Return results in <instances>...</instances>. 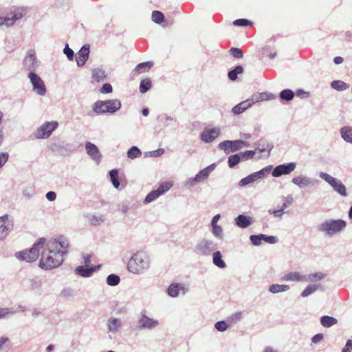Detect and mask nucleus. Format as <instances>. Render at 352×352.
I'll return each mask as SVG.
<instances>
[{"instance_id":"32","label":"nucleus","mask_w":352,"mask_h":352,"mask_svg":"<svg viewBox=\"0 0 352 352\" xmlns=\"http://www.w3.org/2000/svg\"><path fill=\"white\" fill-rule=\"evenodd\" d=\"M250 107V104L246 100H244L232 107V112L234 115H239Z\"/></svg>"},{"instance_id":"46","label":"nucleus","mask_w":352,"mask_h":352,"mask_svg":"<svg viewBox=\"0 0 352 352\" xmlns=\"http://www.w3.org/2000/svg\"><path fill=\"white\" fill-rule=\"evenodd\" d=\"M120 276L116 274H111L107 278V283L110 286H116L120 283Z\"/></svg>"},{"instance_id":"42","label":"nucleus","mask_w":352,"mask_h":352,"mask_svg":"<svg viewBox=\"0 0 352 352\" xmlns=\"http://www.w3.org/2000/svg\"><path fill=\"white\" fill-rule=\"evenodd\" d=\"M142 153L140 149L135 146L131 147L127 151V157L129 159L134 160L141 155Z\"/></svg>"},{"instance_id":"23","label":"nucleus","mask_w":352,"mask_h":352,"mask_svg":"<svg viewBox=\"0 0 352 352\" xmlns=\"http://www.w3.org/2000/svg\"><path fill=\"white\" fill-rule=\"evenodd\" d=\"M234 221L235 224L238 227L241 228H246L253 223L254 219L250 216L239 214L235 218Z\"/></svg>"},{"instance_id":"34","label":"nucleus","mask_w":352,"mask_h":352,"mask_svg":"<svg viewBox=\"0 0 352 352\" xmlns=\"http://www.w3.org/2000/svg\"><path fill=\"white\" fill-rule=\"evenodd\" d=\"M338 320L336 318L323 316L320 318V323L324 327H331L337 324Z\"/></svg>"},{"instance_id":"35","label":"nucleus","mask_w":352,"mask_h":352,"mask_svg":"<svg viewBox=\"0 0 352 352\" xmlns=\"http://www.w3.org/2000/svg\"><path fill=\"white\" fill-rule=\"evenodd\" d=\"M320 289V286L317 284H309L308 285L304 290L301 292V296L302 298H306Z\"/></svg>"},{"instance_id":"22","label":"nucleus","mask_w":352,"mask_h":352,"mask_svg":"<svg viewBox=\"0 0 352 352\" xmlns=\"http://www.w3.org/2000/svg\"><path fill=\"white\" fill-rule=\"evenodd\" d=\"M255 146H256V151H258L261 153H265L264 155L265 157L270 155V153L274 147L271 142L265 140H260L255 143Z\"/></svg>"},{"instance_id":"59","label":"nucleus","mask_w":352,"mask_h":352,"mask_svg":"<svg viewBox=\"0 0 352 352\" xmlns=\"http://www.w3.org/2000/svg\"><path fill=\"white\" fill-rule=\"evenodd\" d=\"M230 54L236 58H241L243 56V51L237 47H232L230 50Z\"/></svg>"},{"instance_id":"62","label":"nucleus","mask_w":352,"mask_h":352,"mask_svg":"<svg viewBox=\"0 0 352 352\" xmlns=\"http://www.w3.org/2000/svg\"><path fill=\"white\" fill-rule=\"evenodd\" d=\"M30 283L34 290H39L41 287V281L38 278L30 280Z\"/></svg>"},{"instance_id":"2","label":"nucleus","mask_w":352,"mask_h":352,"mask_svg":"<svg viewBox=\"0 0 352 352\" xmlns=\"http://www.w3.org/2000/svg\"><path fill=\"white\" fill-rule=\"evenodd\" d=\"M151 263V259L147 252L138 251L129 260L127 270L133 274H143L150 269Z\"/></svg>"},{"instance_id":"58","label":"nucleus","mask_w":352,"mask_h":352,"mask_svg":"<svg viewBox=\"0 0 352 352\" xmlns=\"http://www.w3.org/2000/svg\"><path fill=\"white\" fill-rule=\"evenodd\" d=\"M263 236V234H257V235H251L250 236V239L252 242V243L255 246H258L261 244V241L263 240V237H261Z\"/></svg>"},{"instance_id":"11","label":"nucleus","mask_w":352,"mask_h":352,"mask_svg":"<svg viewBox=\"0 0 352 352\" xmlns=\"http://www.w3.org/2000/svg\"><path fill=\"white\" fill-rule=\"evenodd\" d=\"M25 69L30 72H35L39 66L38 61L36 56L34 50H30L28 52L23 61Z\"/></svg>"},{"instance_id":"16","label":"nucleus","mask_w":352,"mask_h":352,"mask_svg":"<svg viewBox=\"0 0 352 352\" xmlns=\"http://www.w3.org/2000/svg\"><path fill=\"white\" fill-rule=\"evenodd\" d=\"M138 327L140 329H153L159 325V321L154 320L142 312L140 318L138 320Z\"/></svg>"},{"instance_id":"61","label":"nucleus","mask_w":352,"mask_h":352,"mask_svg":"<svg viewBox=\"0 0 352 352\" xmlns=\"http://www.w3.org/2000/svg\"><path fill=\"white\" fill-rule=\"evenodd\" d=\"M261 237H263V241L270 244H275L278 242V239L274 236H267L263 234Z\"/></svg>"},{"instance_id":"18","label":"nucleus","mask_w":352,"mask_h":352,"mask_svg":"<svg viewBox=\"0 0 352 352\" xmlns=\"http://www.w3.org/2000/svg\"><path fill=\"white\" fill-rule=\"evenodd\" d=\"M85 150L89 156L96 163L99 164L101 162L102 155L94 144L87 142L85 144Z\"/></svg>"},{"instance_id":"56","label":"nucleus","mask_w":352,"mask_h":352,"mask_svg":"<svg viewBox=\"0 0 352 352\" xmlns=\"http://www.w3.org/2000/svg\"><path fill=\"white\" fill-rule=\"evenodd\" d=\"M235 26H248L252 25V22L246 19H239L233 21Z\"/></svg>"},{"instance_id":"51","label":"nucleus","mask_w":352,"mask_h":352,"mask_svg":"<svg viewBox=\"0 0 352 352\" xmlns=\"http://www.w3.org/2000/svg\"><path fill=\"white\" fill-rule=\"evenodd\" d=\"M283 203L281 206V208L285 211L286 208L290 206L294 202V198L292 195H287L282 198Z\"/></svg>"},{"instance_id":"1","label":"nucleus","mask_w":352,"mask_h":352,"mask_svg":"<svg viewBox=\"0 0 352 352\" xmlns=\"http://www.w3.org/2000/svg\"><path fill=\"white\" fill-rule=\"evenodd\" d=\"M69 246V240L63 236L49 241L45 239L41 248L43 251L39 261L40 267L52 270L60 266L64 261V256L68 254Z\"/></svg>"},{"instance_id":"64","label":"nucleus","mask_w":352,"mask_h":352,"mask_svg":"<svg viewBox=\"0 0 352 352\" xmlns=\"http://www.w3.org/2000/svg\"><path fill=\"white\" fill-rule=\"evenodd\" d=\"M100 92L102 94H109L113 91L112 86L109 83H105L100 88Z\"/></svg>"},{"instance_id":"55","label":"nucleus","mask_w":352,"mask_h":352,"mask_svg":"<svg viewBox=\"0 0 352 352\" xmlns=\"http://www.w3.org/2000/svg\"><path fill=\"white\" fill-rule=\"evenodd\" d=\"M198 184H199V182L196 179L195 176L188 177L184 182V186L188 187V188H192V187L197 186Z\"/></svg>"},{"instance_id":"12","label":"nucleus","mask_w":352,"mask_h":352,"mask_svg":"<svg viewBox=\"0 0 352 352\" xmlns=\"http://www.w3.org/2000/svg\"><path fill=\"white\" fill-rule=\"evenodd\" d=\"M172 185L167 182L164 184H161L156 190H154L150 192L145 197L144 200V204H148L155 199H157L160 195H164L166 192H167L170 188Z\"/></svg>"},{"instance_id":"50","label":"nucleus","mask_w":352,"mask_h":352,"mask_svg":"<svg viewBox=\"0 0 352 352\" xmlns=\"http://www.w3.org/2000/svg\"><path fill=\"white\" fill-rule=\"evenodd\" d=\"M245 100L248 104H250V107H251L254 103L258 102L260 101H263L262 93L254 94L250 98Z\"/></svg>"},{"instance_id":"26","label":"nucleus","mask_w":352,"mask_h":352,"mask_svg":"<svg viewBox=\"0 0 352 352\" xmlns=\"http://www.w3.org/2000/svg\"><path fill=\"white\" fill-rule=\"evenodd\" d=\"M327 277V274L322 272H316L314 273L305 275L304 282L307 283H318Z\"/></svg>"},{"instance_id":"37","label":"nucleus","mask_w":352,"mask_h":352,"mask_svg":"<svg viewBox=\"0 0 352 352\" xmlns=\"http://www.w3.org/2000/svg\"><path fill=\"white\" fill-rule=\"evenodd\" d=\"M332 89L337 91H344L349 88V85L342 80H333L331 83Z\"/></svg>"},{"instance_id":"40","label":"nucleus","mask_w":352,"mask_h":352,"mask_svg":"<svg viewBox=\"0 0 352 352\" xmlns=\"http://www.w3.org/2000/svg\"><path fill=\"white\" fill-rule=\"evenodd\" d=\"M111 181L114 188H118L120 186L118 170L117 169H113L109 173Z\"/></svg>"},{"instance_id":"53","label":"nucleus","mask_w":352,"mask_h":352,"mask_svg":"<svg viewBox=\"0 0 352 352\" xmlns=\"http://www.w3.org/2000/svg\"><path fill=\"white\" fill-rule=\"evenodd\" d=\"M16 312L12 308H0V319L7 318Z\"/></svg>"},{"instance_id":"6","label":"nucleus","mask_w":352,"mask_h":352,"mask_svg":"<svg viewBox=\"0 0 352 352\" xmlns=\"http://www.w3.org/2000/svg\"><path fill=\"white\" fill-rule=\"evenodd\" d=\"M319 177L325 181L332 189L342 197H346V188L344 184L338 179L330 175L325 172H320Z\"/></svg>"},{"instance_id":"36","label":"nucleus","mask_w":352,"mask_h":352,"mask_svg":"<svg viewBox=\"0 0 352 352\" xmlns=\"http://www.w3.org/2000/svg\"><path fill=\"white\" fill-rule=\"evenodd\" d=\"M105 72L101 69H94L92 70V79L96 82H100L105 79Z\"/></svg>"},{"instance_id":"17","label":"nucleus","mask_w":352,"mask_h":352,"mask_svg":"<svg viewBox=\"0 0 352 352\" xmlns=\"http://www.w3.org/2000/svg\"><path fill=\"white\" fill-rule=\"evenodd\" d=\"M220 132L218 127H206L201 134V140L205 143L211 142L219 135Z\"/></svg>"},{"instance_id":"48","label":"nucleus","mask_w":352,"mask_h":352,"mask_svg":"<svg viewBox=\"0 0 352 352\" xmlns=\"http://www.w3.org/2000/svg\"><path fill=\"white\" fill-rule=\"evenodd\" d=\"M152 20L157 24H161L164 21L162 12L155 10L152 12Z\"/></svg>"},{"instance_id":"24","label":"nucleus","mask_w":352,"mask_h":352,"mask_svg":"<svg viewBox=\"0 0 352 352\" xmlns=\"http://www.w3.org/2000/svg\"><path fill=\"white\" fill-rule=\"evenodd\" d=\"M216 164H212L199 171L196 175V179L199 183L204 182L209 177L210 174L215 169Z\"/></svg>"},{"instance_id":"38","label":"nucleus","mask_w":352,"mask_h":352,"mask_svg":"<svg viewBox=\"0 0 352 352\" xmlns=\"http://www.w3.org/2000/svg\"><path fill=\"white\" fill-rule=\"evenodd\" d=\"M243 67L241 65H238L232 70H230L228 76L230 80L234 81L237 78L238 75L243 74Z\"/></svg>"},{"instance_id":"54","label":"nucleus","mask_w":352,"mask_h":352,"mask_svg":"<svg viewBox=\"0 0 352 352\" xmlns=\"http://www.w3.org/2000/svg\"><path fill=\"white\" fill-rule=\"evenodd\" d=\"M270 214H272L274 217L281 219L285 211L280 208L279 209L270 208L267 211Z\"/></svg>"},{"instance_id":"25","label":"nucleus","mask_w":352,"mask_h":352,"mask_svg":"<svg viewBox=\"0 0 352 352\" xmlns=\"http://www.w3.org/2000/svg\"><path fill=\"white\" fill-rule=\"evenodd\" d=\"M100 267V265H97L96 267H85L82 265L78 266L76 267L74 272L77 275H79L82 277H90L93 272L96 270V269H98Z\"/></svg>"},{"instance_id":"27","label":"nucleus","mask_w":352,"mask_h":352,"mask_svg":"<svg viewBox=\"0 0 352 352\" xmlns=\"http://www.w3.org/2000/svg\"><path fill=\"white\" fill-rule=\"evenodd\" d=\"M305 275L298 272H290L285 274L281 280L283 281L304 282Z\"/></svg>"},{"instance_id":"8","label":"nucleus","mask_w":352,"mask_h":352,"mask_svg":"<svg viewBox=\"0 0 352 352\" xmlns=\"http://www.w3.org/2000/svg\"><path fill=\"white\" fill-rule=\"evenodd\" d=\"M58 126V122L57 121H46L36 130L34 136L37 139H47Z\"/></svg>"},{"instance_id":"21","label":"nucleus","mask_w":352,"mask_h":352,"mask_svg":"<svg viewBox=\"0 0 352 352\" xmlns=\"http://www.w3.org/2000/svg\"><path fill=\"white\" fill-rule=\"evenodd\" d=\"M89 45H84L77 54L76 63L78 67L83 66L89 58Z\"/></svg>"},{"instance_id":"39","label":"nucleus","mask_w":352,"mask_h":352,"mask_svg":"<svg viewBox=\"0 0 352 352\" xmlns=\"http://www.w3.org/2000/svg\"><path fill=\"white\" fill-rule=\"evenodd\" d=\"M295 96V94L294 92L291 90V89H283V91H280V98L282 100H285V101H291L294 97Z\"/></svg>"},{"instance_id":"52","label":"nucleus","mask_w":352,"mask_h":352,"mask_svg":"<svg viewBox=\"0 0 352 352\" xmlns=\"http://www.w3.org/2000/svg\"><path fill=\"white\" fill-rule=\"evenodd\" d=\"M272 166H267L263 169L255 172L254 174L257 179L263 178L267 174H268L272 170Z\"/></svg>"},{"instance_id":"28","label":"nucleus","mask_w":352,"mask_h":352,"mask_svg":"<svg viewBox=\"0 0 352 352\" xmlns=\"http://www.w3.org/2000/svg\"><path fill=\"white\" fill-rule=\"evenodd\" d=\"M51 149L53 151H56L59 153L61 155H66L67 153L71 152L72 146L68 143H58V144H53L51 146Z\"/></svg>"},{"instance_id":"19","label":"nucleus","mask_w":352,"mask_h":352,"mask_svg":"<svg viewBox=\"0 0 352 352\" xmlns=\"http://www.w3.org/2000/svg\"><path fill=\"white\" fill-rule=\"evenodd\" d=\"M292 182L299 188L311 187L318 182L307 175H300L292 179Z\"/></svg>"},{"instance_id":"45","label":"nucleus","mask_w":352,"mask_h":352,"mask_svg":"<svg viewBox=\"0 0 352 352\" xmlns=\"http://www.w3.org/2000/svg\"><path fill=\"white\" fill-rule=\"evenodd\" d=\"M152 65H153V62H151V61L144 62V63L138 64L136 66L135 70L137 72H145L148 71L151 69Z\"/></svg>"},{"instance_id":"47","label":"nucleus","mask_w":352,"mask_h":352,"mask_svg":"<svg viewBox=\"0 0 352 352\" xmlns=\"http://www.w3.org/2000/svg\"><path fill=\"white\" fill-rule=\"evenodd\" d=\"M212 226V234L219 239H223V228L219 225H214Z\"/></svg>"},{"instance_id":"29","label":"nucleus","mask_w":352,"mask_h":352,"mask_svg":"<svg viewBox=\"0 0 352 352\" xmlns=\"http://www.w3.org/2000/svg\"><path fill=\"white\" fill-rule=\"evenodd\" d=\"M340 134L342 140L349 144H352V126H344L340 129Z\"/></svg>"},{"instance_id":"43","label":"nucleus","mask_w":352,"mask_h":352,"mask_svg":"<svg viewBox=\"0 0 352 352\" xmlns=\"http://www.w3.org/2000/svg\"><path fill=\"white\" fill-rule=\"evenodd\" d=\"M151 87V81L149 78H144L140 82V91L144 94L148 91Z\"/></svg>"},{"instance_id":"15","label":"nucleus","mask_w":352,"mask_h":352,"mask_svg":"<svg viewBox=\"0 0 352 352\" xmlns=\"http://www.w3.org/2000/svg\"><path fill=\"white\" fill-rule=\"evenodd\" d=\"M23 16V14L21 8H11L4 16L6 26L10 27L13 25L16 21L20 20Z\"/></svg>"},{"instance_id":"41","label":"nucleus","mask_w":352,"mask_h":352,"mask_svg":"<svg viewBox=\"0 0 352 352\" xmlns=\"http://www.w3.org/2000/svg\"><path fill=\"white\" fill-rule=\"evenodd\" d=\"M237 154L239 156L240 161H247L254 157L256 151L249 150L244 152H239Z\"/></svg>"},{"instance_id":"44","label":"nucleus","mask_w":352,"mask_h":352,"mask_svg":"<svg viewBox=\"0 0 352 352\" xmlns=\"http://www.w3.org/2000/svg\"><path fill=\"white\" fill-rule=\"evenodd\" d=\"M256 180H257V179L254 173H253L249 175L248 176L241 179L239 182V185L240 186H245L249 184L254 182Z\"/></svg>"},{"instance_id":"9","label":"nucleus","mask_w":352,"mask_h":352,"mask_svg":"<svg viewBox=\"0 0 352 352\" xmlns=\"http://www.w3.org/2000/svg\"><path fill=\"white\" fill-rule=\"evenodd\" d=\"M214 250L213 241L207 239L198 241L195 247V253L202 256H210Z\"/></svg>"},{"instance_id":"63","label":"nucleus","mask_w":352,"mask_h":352,"mask_svg":"<svg viewBox=\"0 0 352 352\" xmlns=\"http://www.w3.org/2000/svg\"><path fill=\"white\" fill-rule=\"evenodd\" d=\"M64 54L67 56V58L69 60H73L74 58V51L69 48V45L67 44L63 50Z\"/></svg>"},{"instance_id":"5","label":"nucleus","mask_w":352,"mask_h":352,"mask_svg":"<svg viewBox=\"0 0 352 352\" xmlns=\"http://www.w3.org/2000/svg\"><path fill=\"white\" fill-rule=\"evenodd\" d=\"M346 226V223L342 219H327L318 226V230L331 236L342 231Z\"/></svg>"},{"instance_id":"20","label":"nucleus","mask_w":352,"mask_h":352,"mask_svg":"<svg viewBox=\"0 0 352 352\" xmlns=\"http://www.w3.org/2000/svg\"><path fill=\"white\" fill-rule=\"evenodd\" d=\"M107 327L109 333L116 334L122 329V322L117 318L110 317L107 320Z\"/></svg>"},{"instance_id":"57","label":"nucleus","mask_w":352,"mask_h":352,"mask_svg":"<svg viewBox=\"0 0 352 352\" xmlns=\"http://www.w3.org/2000/svg\"><path fill=\"white\" fill-rule=\"evenodd\" d=\"M215 329L219 331H225L228 328V324L224 320L218 321L214 324Z\"/></svg>"},{"instance_id":"10","label":"nucleus","mask_w":352,"mask_h":352,"mask_svg":"<svg viewBox=\"0 0 352 352\" xmlns=\"http://www.w3.org/2000/svg\"><path fill=\"white\" fill-rule=\"evenodd\" d=\"M28 78L32 85L33 91L39 96H45L47 92V89L41 78L35 72H30Z\"/></svg>"},{"instance_id":"4","label":"nucleus","mask_w":352,"mask_h":352,"mask_svg":"<svg viewBox=\"0 0 352 352\" xmlns=\"http://www.w3.org/2000/svg\"><path fill=\"white\" fill-rule=\"evenodd\" d=\"M45 239L41 238L29 250L16 252L15 257L19 261H24L28 263L35 261L39 255V251L45 244Z\"/></svg>"},{"instance_id":"3","label":"nucleus","mask_w":352,"mask_h":352,"mask_svg":"<svg viewBox=\"0 0 352 352\" xmlns=\"http://www.w3.org/2000/svg\"><path fill=\"white\" fill-rule=\"evenodd\" d=\"M121 102L118 99L98 100L92 106L94 113L97 115L107 113L113 114L121 108Z\"/></svg>"},{"instance_id":"7","label":"nucleus","mask_w":352,"mask_h":352,"mask_svg":"<svg viewBox=\"0 0 352 352\" xmlns=\"http://www.w3.org/2000/svg\"><path fill=\"white\" fill-rule=\"evenodd\" d=\"M250 145L248 142L242 140H225L219 143L218 147L219 149L223 150L225 153L229 154L238 151L244 147H249Z\"/></svg>"},{"instance_id":"49","label":"nucleus","mask_w":352,"mask_h":352,"mask_svg":"<svg viewBox=\"0 0 352 352\" xmlns=\"http://www.w3.org/2000/svg\"><path fill=\"white\" fill-rule=\"evenodd\" d=\"M240 162V158L237 153L229 156L228 159V164L230 168H233Z\"/></svg>"},{"instance_id":"30","label":"nucleus","mask_w":352,"mask_h":352,"mask_svg":"<svg viewBox=\"0 0 352 352\" xmlns=\"http://www.w3.org/2000/svg\"><path fill=\"white\" fill-rule=\"evenodd\" d=\"M213 264L220 269L226 267V263L222 258V254L220 251L214 252L212 254Z\"/></svg>"},{"instance_id":"13","label":"nucleus","mask_w":352,"mask_h":352,"mask_svg":"<svg viewBox=\"0 0 352 352\" xmlns=\"http://www.w3.org/2000/svg\"><path fill=\"white\" fill-rule=\"evenodd\" d=\"M13 228V221L8 214L0 217V241L5 239Z\"/></svg>"},{"instance_id":"14","label":"nucleus","mask_w":352,"mask_h":352,"mask_svg":"<svg viewBox=\"0 0 352 352\" xmlns=\"http://www.w3.org/2000/svg\"><path fill=\"white\" fill-rule=\"evenodd\" d=\"M296 164L289 162L276 166L272 170V175L274 177H279L283 175H288L295 170Z\"/></svg>"},{"instance_id":"33","label":"nucleus","mask_w":352,"mask_h":352,"mask_svg":"<svg viewBox=\"0 0 352 352\" xmlns=\"http://www.w3.org/2000/svg\"><path fill=\"white\" fill-rule=\"evenodd\" d=\"M289 289V286L287 285L272 284L269 287V292L272 294H278L283 292H287Z\"/></svg>"},{"instance_id":"31","label":"nucleus","mask_w":352,"mask_h":352,"mask_svg":"<svg viewBox=\"0 0 352 352\" xmlns=\"http://www.w3.org/2000/svg\"><path fill=\"white\" fill-rule=\"evenodd\" d=\"M184 289L182 284H171L167 289L168 294L173 298L177 297L179 296L181 289Z\"/></svg>"},{"instance_id":"60","label":"nucleus","mask_w":352,"mask_h":352,"mask_svg":"<svg viewBox=\"0 0 352 352\" xmlns=\"http://www.w3.org/2000/svg\"><path fill=\"white\" fill-rule=\"evenodd\" d=\"M134 204L131 202L123 203L120 206V210L124 214H127L129 210L132 209Z\"/></svg>"}]
</instances>
